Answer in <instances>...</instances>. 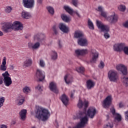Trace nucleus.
Returning <instances> with one entry per match:
<instances>
[{
    "label": "nucleus",
    "instance_id": "1",
    "mask_svg": "<svg viewBox=\"0 0 128 128\" xmlns=\"http://www.w3.org/2000/svg\"><path fill=\"white\" fill-rule=\"evenodd\" d=\"M2 30L4 32L8 33L10 32L12 30L15 31L22 30L24 26L20 21H15L13 24L10 22H6L3 24Z\"/></svg>",
    "mask_w": 128,
    "mask_h": 128
},
{
    "label": "nucleus",
    "instance_id": "2",
    "mask_svg": "<svg viewBox=\"0 0 128 128\" xmlns=\"http://www.w3.org/2000/svg\"><path fill=\"white\" fill-rule=\"evenodd\" d=\"M50 116V114L48 110L40 106H36L35 118L38 120H42V122H46Z\"/></svg>",
    "mask_w": 128,
    "mask_h": 128
},
{
    "label": "nucleus",
    "instance_id": "3",
    "mask_svg": "<svg viewBox=\"0 0 128 128\" xmlns=\"http://www.w3.org/2000/svg\"><path fill=\"white\" fill-rule=\"evenodd\" d=\"M46 35L44 34H36L34 36V40H37L36 44H34L32 46V49L34 50H38L40 48V46L41 44H44L46 42Z\"/></svg>",
    "mask_w": 128,
    "mask_h": 128
},
{
    "label": "nucleus",
    "instance_id": "4",
    "mask_svg": "<svg viewBox=\"0 0 128 128\" xmlns=\"http://www.w3.org/2000/svg\"><path fill=\"white\" fill-rule=\"evenodd\" d=\"M96 26L98 28L101 30V32H104V37L105 38H110V34H108V32H110V26L108 25H104L102 24V22L96 20Z\"/></svg>",
    "mask_w": 128,
    "mask_h": 128
},
{
    "label": "nucleus",
    "instance_id": "5",
    "mask_svg": "<svg viewBox=\"0 0 128 128\" xmlns=\"http://www.w3.org/2000/svg\"><path fill=\"white\" fill-rule=\"evenodd\" d=\"M114 50L115 52H124L126 56H128V46H126L124 43L115 44L114 46Z\"/></svg>",
    "mask_w": 128,
    "mask_h": 128
},
{
    "label": "nucleus",
    "instance_id": "6",
    "mask_svg": "<svg viewBox=\"0 0 128 128\" xmlns=\"http://www.w3.org/2000/svg\"><path fill=\"white\" fill-rule=\"evenodd\" d=\"M101 16L104 18H107V20L110 22V24H114L118 22V16L116 15V14H114V15H112L108 18V14L106 12L104 11H102L100 12Z\"/></svg>",
    "mask_w": 128,
    "mask_h": 128
},
{
    "label": "nucleus",
    "instance_id": "7",
    "mask_svg": "<svg viewBox=\"0 0 128 128\" xmlns=\"http://www.w3.org/2000/svg\"><path fill=\"white\" fill-rule=\"evenodd\" d=\"M108 78L110 82H116L119 78L118 74L116 71L111 70L108 72Z\"/></svg>",
    "mask_w": 128,
    "mask_h": 128
},
{
    "label": "nucleus",
    "instance_id": "8",
    "mask_svg": "<svg viewBox=\"0 0 128 128\" xmlns=\"http://www.w3.org/2000/svg\"><path fill=\"white\" fill-rule=\"evenodd\" d=\"M10 74H8V71H6L5 72L2 74V76L4 78V82L6 86H10L12 84V78L10 77Z\"/></svg>",
    "mask_w": 128,
    "mask_h": 128
},
{
    "label": "nucleus",
    "instance_id": "9",
    "mask_svg": "<svg viewBox=\"0 0 128 128\" xmlns=\"http://www.w3.org/2000/svg\"><path fill=\"white\" fill-rule=\"evenodd\" d=\"M36 76L38 82H42L46 78V73L38 69L36 71Z\"/></svg>",
    "mask_w": 128,
    "mask_h": 128
},
{
    "label": "nucleus",
    "instance_id": "10",
    "mask_svg": "<svg viewBox=\"0 0 128 128\" xmlns=\"http://www.w3.org/2000/svg\"><path fill=\"white\" fill-rule=\"evenodd\" d=\"M112 96H107L105 100H104L102 102L104 108H108V106H110L112 104Z\"/></svg>",
    "mask_w": 128,
    "mask_h": 128
},
{
    "label": "nucleus",
    "instance_id": "11",
    "mask_svg": "<svg viewBox=\"0 0 128 128\" xmlns=\"http://www.w3.org/2000/svg\"><path fill=\"white\" fill-rule=\"evenodd\" d=\"M88 54V49H77L75 50V54L78 58V56H84L86 54Z\"/></svg>",
    "mask_w": 128,
    "mask_h": 128
},
{
    "label": "nucleus",
    "instance_id": "12",
    "mask_svg": "<svg viewBox=\"0 0 128 128\" xmlns=\"http://www.w3.org/2000/svg\"><path fill=\"white\" fill-rule=\"evenodd\" d=\"M96 114V109L94 107H90L87 111V116L90 118H94Z\"/></svg>",
    "mask_w": 128,
    "mask_h": 128
},
{
    "label": "nucleus",
    "instance_id": "13",
    "mask_svg": "<svg viewBox=\"0 0 128 128\" xmlns=\"http://www.w3.org/2000/svg\"><path fill=\"white\" fill-rule=\"evenodd\" d=\"M116 68L118 70H120V72H122L124 76H126V74H128V69L126 68V67L124 66V65L119 64L116 66Z\"/></svg>",
    "mask_w": 128,
    "mask_h": 128
},
{
    "label": "nucleus",
    "instance_id": "14",
    "mask_svg": "<svg viewBox=\"0 0 128 128\" xmlns=\"http://www.w3.org/2000/svg\"><path fill=\"white\" fill-rule=\"evenodd\" d=\"M91 55L92 56L91 62H96L98 58V52H96V50L92 49L91 50Z\"/></svg>",
    "mask_w": 128,
    "mask_h": 128
},
{
    "label": "nucleus",
    "instance_id": "15",
    "mask_svg": "<svg viewBox=\"0 0 128 128\" xmlns=\"http://www.w3.org/2000/svg\"><path fill=\"white\" fill-rule=\"evenodd\" d=\"M64 8L67 12H68V14H70V16H72L74 12V14H76V16H78V18H80V15L78 12L76 11L74 12L72 9L70 8V6H64Z\"/></svg>",
    "mask_w": 128,
    "mask_h": 128
},
{
    "label": "nucleus",
    "instance_id": "16",
    "mask_svg": "<svg viewBox=\"0 0 128 128\" xmlns=\"http://www.w3.org/2000/svg\"><path fill=\"white\" fill-rule=\"evenodd\" d=\"M32 64V60L30 58H27L25 61L22 63V67L24 68H29Z\"/></svg>",
    "mask_w": 128,
    "mask_h": 128
},
{
    "label": "nucleus",
    "instance_id": "17",
    "mask_svg": "<svg viewBox=\"0 0 128 128\" xmlns=\"http://www.w3.org/2000/svg\"><path fill=\"white\" fill-rule=\"evenodd\" d=\"M49 88L51 92H53L54 94H58V90L56 87V84L54 82H51L50 84Z\"/></svg>",
    "mask_w": 128,
    "mask_h": 128
},
{
    "label": "nucleus",
    "instance_id": "18",
    "mask_svg": "<svg viewBox=\"0 0 128 128\" xmlns=\"http://www.w3.org/2000/svg\"><path fill=\"white\" fill-rule=\"evenodd\" d=\"M78 44L80 46H86L88 44V40L82 37L78 39Z\"/></svg>",
    "mask_w": 128,
    "mask_h": 128
},
{
    "label": "nucleus",
    "instance_id": "19",
    "mask_svg": "<svg viewBox=\"0 0 128 128\" xmlns=\"http://www.w3.org/2000/svg\"><path fill=\"white\" fill-rule=\"evenodd\" d=\"M22 4L26 8H32V0H22Z\"/></svg>",
    "mask_w": 128,
    "mask_h": 128
},
{
    "label": "nucleus",
    "instance_id": "20",
    "mask_svg": "<svg viewBox=\"0 0 128 128\" xmlns=\"http://www.w3.org/2000/svg\"><path fill=\"white\" fill-rule=\"evenodd\" d=\"M58 27L60 30L62 32H64V34H68V32H70V28L63 23H60Z\"/></svg>",
    "mask_w": 128,
    "mask_h": 128
},
{
    "label": "nucleus",
    "instance_id": "21",
    "mask_svg": "<svg viewBox=\"0 0 128 128\" xmlns=\"http://www.w3.org/2000/svg\"><path fill=\"white\" fill-rule=\"evenodd\" d=\"M84 106V110L88 106V101H84V102H82V101L80 100H79L78 103V106L79 108H82V106Z\"/></svg>",
    "mask_w": 128,
    "mask_h": 128
},
{
    "label": "nucleus",
    "instance_id": "22",
    "mask_svg": "<svg viewBox=\"0 0 128 128\" xmlns=\"http://www.w3.org/2000/svg\"><path fill=\"white\" fill-rule=\"evenodd\" d=\"M86 84L88 90H92L96 86V83L94 81L88 80L86 81Z\"/></svg>",
    "mask_w": 128,
    "mask_h": 128
},
{
    "label": "nucleus",
    "instance_id": "23",
    "mask_svg": "<svg viewBox=\"0 0 128 128\" xmlns=\"http://www.w3.org/2000/svg\"><path fill=\"white\" fill-rule=\"evenodd\" d=\"M74 38H84V33L80 30H77L74 32Z\"/></svg>",
    "mask_w": 128,
    "mask_h": 128
},
{
    "label": "nucleus",
    "instance_id": "24",
    "mask_svg": "<svg viewBox=\"0 0 128 128\" xmlns=\"http://www.w3.org/2000/svg\"><path fill=\"white\" fill-rule=\"evenodd\" d=\"M6 58L4 57L2 64L0 66V70H2V72H6Z\"/></svg>",
    "mask_w": 128,
    "mask_h": 128
},
{
    "label": "nucleus",
    "instance_id": "25",
    "mask_svg": "<svg viewBox=\"0 0 128 128\" xmlns=\"http://www.w3.org/2000/svg\"><path fill=\"white\" fill-rule=\"evenodd\" d=\"M22 120H26V110L23 109L20 110L19 113Z\"/></svg>",
    "mask_w": 128,
    "mask_h": 128
},
{
    "label": "nucleus",
    "instance_id": "26",
    "mask_svg": "<svg viewBox=\"0 0 128 128\" xmlns=\"http://www.w3.org/2000/svg\"><path fill=\"white\" fill-rule=\"evenodd\" d=\"M60 100H62L64 104V106H68V98L66 96V94H62L60 98Z\"/></svg>",
    "mask_w": 128,
    "mask_h": 128
},
{
    "label": "nucleus",
    "instance_id": "27",
    "mask_svg": "<svg viewBox=\"0 0 128 128\" xmlns=\"http://www.w3.org/2000/svg\"><path fill=\"white\" fill-rule=\"evenodd\" d=\"M22 18H25L26 20H28L30 18H32V16H30V14L28 12H26L24 10L22 11Z\"/></svg>",
    "mask_w": 128,
    "mask_h": 128
},
{
    "label": "nucleus",
    "instance_id": "28",
    "mask_svg": "<svg viewBox=\"0 0 128 128\" xmlns=\"http://www.w3.org/2000/svg\"><path fill=\"white\" fill-rule=\"evenodd\" d=\"M17 102H18V106H22L24 102V98L22 96H20L17 98Z\"/></svg>",
    "mask_w": 128,
    "mask_h": 128
},
{
    "label": "nucleus",
    "instance_id": "29",
    "mask_svg": "<svg viewBox=\"0 0 128 128\" xmlns=\"http://www.w3.org/2000/svg\"><path fill=\"white\" fill-rule=\"evenodd\" d=\"M114 116L115 122H120L122 120V115L118 113H117L114 115Z\"/></svg>",
    "mask_w": 128,
    "mask_h": 128
},
{
    "label": "nucleus",
    "instance_id": "30",
    "mask_svg": "<svg viewBox=\"0 0 128 128\" xmlns=\"http://www.w3.org/2000/svg\"><path fill=\"white\" fill-rule=\"evenodd\" d=\"M61 18L64 22H70V17H68L66 14H62L61 15Z\"/></svg>",
    "mask_w": 128,
    "mask_h": 128
},
{
    "label": "nucleus",
    "instance_id": "31",
    "mask_svg": "<svg viewBox=\"0 0 128 128\" xmlns=\"http://www.w3.org/2000/svg\"><path fill=\"white\" fill-rule=\"evenodd\" d=\"M46 8L51 16H54V8L50 6H48L46 7Z\"/></svg>",
    "mask_w": 128,
    "mask_h": 128
},
{
    "label": "nucleus",
    "instance_id": "32",
    "mask_svg": "<svg viewBox=\"0 0 128 128\" xmlns=\"http://www.w3.org/2000/svg\"><path fill=\"white\" fill-rule=\"evenodd\" d=\"M118 8L120 12H126V6L124 5L120 4L118 6Z\"/></svg>",
    "mask_w": 128,
    "mask_h": 128
},
{
    "label": "nucleus",
    "instance_id": "33",
    "mask_svg": "<svg viewBox=\"0 0 128 128\" xmlns=\"http://www.w3.org/2000/svg\"><path fill=\"white\" fill-rule=\"evenodd\" d=\"M69 76L70 75L67 74L64 76V78L65 82L66 84H70L72 82V78H70V80H68V78Z\"/></svg>",
    "mask_w": 128,
    "mask_h": 128
},
{
    "label": "nucleus",
    "instance_id": "34",
    "mask_svg": "<svg viewBox=\"0 0 128 128\" xmlns=\"http://www.w3.org/2000/svg\"><path fill=\"white\" fill-rule=\"evenodd\" d=\"M88 26L90 30H94V24L92 23V20H90V19L88 20Z\"/></svg>",
    "mask_w": 128,
    "mask_h": 128
},
{
    "label": "nucleus",
    "instance_id": "35",
    "mask_svg": "<svg viewBox=\"0 0 128 128\" xmlns=\"http://www.w3.org/2000/svg\"><path fill=\"white\" fill-rule=\"evenodd\" d=\"M122 82L126 86H128V77H123L122 78Z\"/></svg>",
    "mask_w": 128,
    "mask_h": 128
},
{
    "label": "nucleus",
    "instance_id": "36",
    "mask_svg": "<svg viewBox=\"0 0 128 128\" xmlns=\"http://www.w3.org/2000/svg\"><path fill=\"white\" fill-rule=\"evenodd\" d=\"M52 60H56L58 58V53L54 51H52Z\"/></svg>",
    "mask_w": 128,
    "mask_h": 128
},
{
    "label": "nucleus",
    "instance_id": "37",
    "mask_svg": "<svg viewBox=\"0 0 128 128\" xmlns=\"http://www.w3.org/2000/svg\"><path fill=\"white\" fill-rule=\"evenodd\" d=\"M76 70L80 74H84V68L82 66L76 68Z\"/></svg>",
    "mask_w": 128,
    "mask_h": 128
},
{
    "label": "nucleus",
    "instance_id": "38",
    "mask_svg": "<svg viewBox=\"0 0 128 128\" xmlns=\"http://www.w3.org/2000/svg\"><path fill=\"white\" fill-rule=\"evenodd\" d=\"M12 10V6H7L6 8L5 12L6 14H10V12Z\"/></svg>",
    "mask_w": 128,
    "mask_h": 128
},
{
    "label": "nucleus",
    "instance_id": "39",
    "mask_svg": "<svg viewBox=\"0 0 128 128\" xmlns=\"http://www.w3.org/2000/svg\"><path fill=\"white\" fill-rule=\"evenodd\" d=\"M4 97L0 98V108L4 106Z\"/></svg>",
    "mask_w": 128,
    "mask_h": 128
},
{
    "label": "nucleus",
    "instance_id": "40",
    "mask_svg": "<svg viewBox=\"0 0 128 128\" xmlns=\"http://www.w3.org/2000/svg\"><path fill=\"white\" fill-rule=\"evenodd\" d=\"M40 66L41 68H44L46 66V63H44V61L42 60H40Z\"/></svg>",
    "mask_w": 128,
    "mask_h": 128
},
{
    "label": "nucleus",
    "instance_id": "41",
    "mask_svg": "<svg viewBox=\"0 0 128 128\" xmlns=\"http://www.w3.org/2000/svg\"><path fill=\"white\" fill-rule=\"evenodd\" d=\"M114 128V124L112 123H108L107 124L104 128Z\"/></svg>",
    "mask_w": 128,
    "mask_h": 128
},
{
    "label": "nucleus",
    "instance_id": "42",
    "mask_svg": "<svg viewBox=\"0 0 128 128\" xmlns=\"http://www.w3.org/2000/svg\"><path fill=\"white\" fill-rule=\"evenodd\" d=\"M22 90L25 94H28V92H30V88L28 86H26L23 88Z\"/></svg>",
    "mask_w": 128,
    "mask_h": 128
},
{
    "label": "nucleus",
    "instance_id": "43",
    "mask_svg": "<svg viewBox=\"0 0 128 128\" xmlns=\"http://www.w3.org/2000/svg\"><path fill=\"white\" fill-rule=\"evenodd\" d=\"M78 0H72V4L74 6H78Z\"/></svg>",
    "mask_w": 128,
    "mask_h": 128
},
{
    "label": "nucleus",
    "instance_id": "44",
    "mask_svg": "<svg viewBox=\"0 0 128 128\" xmlns=\"http://www.w3.org/2000/svg\"><path fill=\"white\" fill-rule=\"evenodd\" d=\"M98 68H104V63L102 61L100 62V64L98 65Z\"/></svg>",
    "mask_w": 128,
    "mask_h": 128
},
{
    "label": "nucleus",
    "instance_id": "45",
    "mask_svg": "<svg viewBox=\"0 0 128 128\" xmlns=\"http://www.w3.org/2000/svg\"><path fill=\"white\" fill-rule=\"evenodd\" d=\"M36 90H38L39 92H42V86H40V85L38 84L36 88Z\"/></svg>",
    "mask_w": 128,
    "mask_h": 128
},
{
    "label": "nucleus",
    "instance_id": "46",
    "mask_svg": "<svg viewBox=\"0 0 128 128\" xmlns=\"http://www.w3.org/2000/svg\"><path fill=\"white\" fill-rule=\"evenodd\" d=\"M98 12H104V8L102 6H99L98 7V9H96Z\"/></svg>",
    "mask_w": 128,
    "mask_h": 128
},
{
    "label": "nucleus",
    "instance_id": "47",
    "mask_svg": "<svg viewBox=\"0 0 128 128\" xmlns=\"http://www.w3.org/2000/svg\"><path fill=\"white\" fill-rule=\"evenodd\" d=\"M110 112H111L112 116H114L116 114H118V113L116 112V109H114V108H111Z\"/></svg>",
    "mask_w": 128,
    "mask_h": 128
},
{
    "label": "nucleus",
    "instance_id": "48",
    "mask_svg": "<svg viewBox=\"0 0 128 128\" xmlns=\"http://www.w3.org/2000/svg\"><path fill=\"white\" fill-rule=\"evenodd\" d=\"M52 30L55 34H58V30H56V26H53Z\"/></svg>",
    "mask_w": 128,
    "mask_h": 128
},
{
    "label": "nucleus",
    "instance_id": "49",
    "mask_svg": "<svg viewBox=\"0 0 128 128\" xmlns=\"http://www.w3.org/2000/svg\"><path fill=\"white\" fill-rule=\"evenodd\" d=\"M28 48L30 50H32V42H29L28 43Z\"/></svg>",
    "mask_w": 128,
    "mask_h": 128
},
{
    "label": "nucleus",
    "instance_id": "50",
    "mask_svg": "<svg viewBox=\"0 0 128 128\" xmlns=\"http://www.w3.org/2000/svg\"><path fill=\"white\" fill-rule=\"evenodd\" d=\"M125 114V120L126 122H128V111L124 112Z\"/></svg>",
    "mask_w": 128,
    "mask_h": 128
},
{
    "label": "nucleus",
    "instance_id": "51",
    "mask_svg": "<svg viewBox=\"0 0 128 128\" xmlns=\"http://www.w3.org/2000/svg\"><path fill=\"white\" fill-rule=\"evenodd\" d=\"M123 26L124 28H128V20L123 24Z\"/></svg>",
    "mask_w": 128,
    "mask_h": 128
},
{
    "label": "nucleus",
    "instance_id": "52",
    "mask_svg": "<svg viewBox=\"0 0 128 128\" xmlns=\"http://www.w3.org/2000/svg\"><path fill=\"white\" fill-rule=\"evenodd\" d=\"M2 80H3L2 76H0V85L2 84V82H4L2 81Z\"/></svg>",
    "mask_w": 128,
    "mask_h": 128
},
{
    "label": "nucleus",
    "instance_id": "53",
    "mask_svg": "<svg viewBox=\"0 0 128 128\" xmlns=\"http://www.w3.org/2000/svg\"><path fill=\"white\" fill-rule=\"evenodd\" d=\"M6 125V124H2L0 126V128H7Z\"/></svg>",
    "mask_w": 128,
    "mask_h": 128
},
{
    "label": "nucleus",
    "instance_id": "54",
    "mask_svg": "<svg viewBox=\"0 0 128 128\" xmlns=\"http://www.w3.org/2000/svg\"><path fill=\"white\" fill-rule=\"evenodd\" d=\"M124 107V104L122 103V102H120L119 104V108H123Z\"/></svg>",
    "mask_w": 128,
    "mask_h": 128
},
{
    "label": "nucleus",
    "instance_id": "55",
    "mask_svg": "<svg viewBox=\"0 0 128 128\" xmlns=\"http://www.w3.org/2000/svg\"><path fill=\"white\" fill-rule=\"evenodd\" d=\"M44 0H38V4H42Z\"/></svg>",
    "mask_w": 128,
    "mask_h": 128
},
{
    "label": "nucleus",
    "instance_id": "56",
    "mask_svg": "<svg viewBox=\"0 0 128 128\" xmlns=\"http://www.w3.org/2000/svg\"><path fill=\"white\" fill-rule=\"evenodd\" d=\"M16 124V121L12 120V124Z\"/></svg>",
    "mask_w": 128,
    "mask_h": 128
},
{
    "label": "nucleus",
    "instance_id": "57",
    "mask_svg": "<svg viewBox=\"0 0 128 128\" xmlns=\"http://www.w3.org/2000/svg\"><path fill=\"white\" fill-rule=\"evenodd\" d=\"M58 46H59V47L60 48H62V44H60V40H59V42H58Z\"/></svg>",
    "mask_w": 128,
    "mask_h": 128
},
{
    "label": "nucleus",
    "instance_id": "58",
    "mask_svg": "<svg viewBox=\"0 0 128 128\" xmlns=\"http://www.w3.org/2000/svg\"><path fill=\"white\" fill-rule=\"evenodd\" d=\"M4 36V33L0 31V36Z\"/></svg>",
    "mask_w": 128,
    "mask_h": 128
},
{
    "label": "nucleus",
    "instance_id": "59",
    "mask_svg": "<svg viewBox=\"0 0 128 128\" xmlns=\"http://www.w3.org/2000/svg\"><path fill=\"white\" fill-rule=\"evenodd\" d=\"M70 98H74V94H72L70 95Z\"/></svg>",
    "mask_w": 128,
    "mask_h": 128
},
{
    "label": "nucleus",
    "instance_id": "60",
    "mask_svg": "<svg viewBox=\"0 0 128 128\" xmlns=\"http://www.w3.org/2000/svg\"><path fill=\"white\" fill-rule=\"evenodd\" d=\"M11 68H12V70H14V66H11Z\"/></svg>",
    "mask_w": 128,
    "mask_h": 128
},
{
    "label": "nucleus",
    "instance_id": "61",
    "mask_svg": "<svg viewBox=\"0 0 128 128\" xmlns=\"http://www.w3.org/2000/svg\"><path fill=\"white\" fill-rule=\"evenodd\" d=\"M107 118H110V116L108 115Z\"/></svg>",
    "mask_w": 128,
    "mask_h": 128
},
{
    "label": "nucleus",
    "instance_id": "62",
    "mask_svg": "<svg viewBox=\"0 0 128 128\" xmlns=\"http://www.w3.org/2000/svg\"><path fill=\"white\" fill-rule=\"evenodd\" d=\"M25 38H28V36H26Z\"/></svg>",
    "mask_w": 128,
    "mask_h": 128
},
{
    "label": "nucleus",
    "instance_id": "63",
    "mask_svg": "<svg viewBox=\"0 0 128 128\" xmlns=\"http://www.w3.org/2000/svg\"><path fill=\"white\" fill-rule=\"evenodd\" d=\"M32 4H34V0H32Z\"/></svg>",
    "mask_w": 128,
    "mask_h": 128
},
{
    "label": "nucleus",
    "instance_id": "64",
    "mask_svg": "<svg viewBox=\"0 0 128 128\" xmlns=\"http://www.w3.org/2000/svg\"><path fill=\"white\" fill-rule=\"evenodd\" d=\"M32 128H34V127H32Z\"/></svg>",
    "mask_w": 128,
    "mask_h": 128
}]
</instances>
